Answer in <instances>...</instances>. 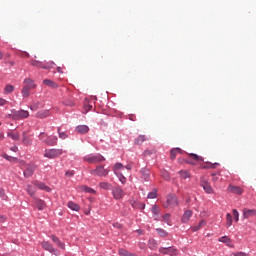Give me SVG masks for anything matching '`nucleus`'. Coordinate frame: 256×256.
I'll list each match as a JSON object with an SVG mask.
<instances>
[{
  "label": "nucleus",
  "instance_id": "obj_1",
  "mask_svg": "<svg viewBox=\"0 0 256 256\" xmlns=\"http://www.w3.org/2000/svg\"><path fill=\"white\" fill-rule=\"evenodd\" d=\"M179 206V199L175 194H169L166 198V203L164 204L165 209H175Z\"/></svg>",
  "mask_w": 256,
  "mask_h": 256
},
{
  "label": "nucleus",
  "instance_id": "obj_2",
  "mask_svg": "<svg viewBox=\"0 0 256 256\" xmlns=\"http://www.w3.org/2000/svg\"><path fill=\"white\" fill-rule=\"evenodd\" d=\"M8 117H11V119H14L15 121H19L21 119H27L29 117V111L27 110H12L11 114L8 115Z\"/></svg>",
  "mask_w": 256,
  "mask_h": 256
},
{
  "label": "nucleus",
  "instance_id": "obj_3",
  "mask_svg": "<svg viewBox=\"0 0 256 256\" xmlns=\"http://www.w3.org/2000/svg\"><path fill=\"white\" fill-rule=\"evenodd\" d=\"M83 161H86V163L90 164H97V163H103L105 161V157L101 154H95V155H87L83 158Z\"/></svg>",
  "mask_w": 256,
  "mask_h": 256
},
{
  "label": "nucleus",
  "instance_id": "obj_4",
  "mask_svg": "<svg viewBox=\"0 0 256 256\" xmlns=\"http://www.w3.org/2000/svg\"><path fill=\"white\" fill-rule=\"evenodd\" d=\"M64 153L63 149H47L44 152V157L47 159H57V157H61V154Z\"/></svg>",
  "mask_w": 256,
  "mask_h": 256
},
{
  "label": "nucleus",
  "instance_id": "obj_5",
  "mask_svg": "<svg viewBox=\"0 0 256 256\" xmlns=\"http://www.w3.org/2000/svg\"><path fill=\"white\" fill-rule=\"evenodd\" d=\"M91 175H96L97 177H107L109 175V170L105 169L103 165H99L96 169L90 170Z\"/></svg>",
  "mask_w": 256,
  "mask_h": 256
},
{
  "label": "nucleus",
  "instance_id": "obj_6",
  "mask_svg": "<svg viewBox=\"0 0 256 256\" xmlns=\"http://www.w3.org/2000/svg\"><path fill=\"white\" fill-rule=\"evenodd\" d=\"M30 65H32V67H40V69H52L55 62L43 63L37 60H31Z\"/></svg>",
  "mask_w": 256,
  "mask_h": 256
},
{
  "label": "nucleus",
  "instance_id": "obj_7",
  "mask_svg": "<svg viewBox=\"0 0 256 256\" xmlns=\"http://www.w3.org/2000/svg\"><path fill=\"white\" fill-rule=\"evenodd\" d=\"M159 253H161L162 255L177 256L179 255V250L173 247H161L159 249Z\"/></svg>",
  "mask_w": 256,
  "mask_h": 256
},
{
  "label": "nucleus",
  "instance_id": "obj_8",
  "mask_svg": "<svg viewBox=\"0 0 256 256\" xmlns=\"http://www.w3.org/2000/svg\"><path fill=\"white\" fill-rule=\"evenodd\" d=\"M112 195L116 201H119V200L123 199V197H125V191H123L121 186H116V187L112 188Z\"/></svg>",
  "mask_w": 256,
  "mask_h": 256
},
{
  "label": "nucleus",
  "instance_id": "obj_9",
  "mask_svg": "<svg viewBox=\"0 0 256 256\" xmlns=\"http://www.w3.org/2000/svg\"><path fill=\"white\" fill-rule=\"evenodd\" d=\"M42 247L45 249V251H49V253H52L55 256H60L61 252L57 250V248L53 247V244L49 243L48 241L42 242Z\"/></svg>",
  "mask_w": 256,
  "mask_h": 256
},
{
  "label": "nucleus",
  "instance_id": "obj_10",
  "mask_svg": "<svg viewBox=\"0 0 256 256\" xmlns=\"http://www.w3.org/2000/svg\"><path fill=\"white\" fill-rule=\"evenodd\" d=\"M200 185L204 189V191L208 193V195L215 193V190H213V187H211V184H209V182H207L205 179L201 178Z\"/></svg>",
  "mask_w": 256,
  "mask_h": 256
},
{
  "label": "nucleus",
  "instance_id": "obj_11",
  "mask_svg": "<svg viewBox=\"0 0 256 256\" xmlns=\"http://www.w3.org/2000/svg\"><path fill=\"white\" fill-rule=\"evenodd\" d=\"M228 193H233L234 195H243V190L239 186L229 185L227 188Z\"/></svg>",
  "mask_w": 256,
  "mask_h": 256
},
{
  "label": "nucleus",
  "instance_id": "obj_12",
  "mask_svg": "<svg viewBox=\"0 0 256 256\" xmlns=\"http://www.w3.org/2000/svg\"><path fill=\"white\" fill-rule=\"evenodd\" d=\"M22 143L26 147H31V145H33V139H31V136L27 135L26 131L22 132Z\"/></svg>",
  "mask_w": 256,
  "mask_h": 256
},
{
  "label": "nucleus",
  "instance_id": "obj_13",
  "mask_svg": "<svg viewBox=\"0 0 256 256\" xmlns=\"http://www.w3.org/2000/svg\"><path fill=\"white\" fill-rule=\"evenodd\" d=\"M36 169L37 167H35L34 165H28L23 172L24 177H26V179H29V177H33V173H35Z\"/></svg>",
  "mask_w": 256,
  "mask_h": 256
},
{
  "label": "nucleus",
  "instance_id": "obj_14",
  "mask_svg": "<svg viewBox=\"0 0 256 256\" xmlns=\"http://www.w3.org/2000/svg\"><path fill=\"white\" fill-rule=\"evenodd\" d=\"M249 217H256V210L255 209H243V218L249 219Z\"/></svg>",
  "mask_w": 256,
  "mask_h": 256
},
{
  "label": "nucleus",
  "instance_id": "obj_15",
  "mask_svg": "<svg viewBox=\"0 0 256 256\" xmlns=\"http://www.w3.org/2000/svg\"><path fill=\"white\" fill-rule=\"evenodd\" d=\"M7 137L12 139L13 141H19V139H21V135L19 134V132L14 130H9L7 132Z\"/></svg>",
  "mask_w": 256,
  "mask_h": 256
},
{
  "label": "nucleus",
  "instance_id": "obj_16",
  "mask_svg": "<svg viewBox=\"0 0 256 256\" xmlns=\"http://www.w3.org/2000/svg\"><path fill=\"white\" fill-rule=\"evenodd\" d=\"M193 217V211L186 210L181 218L182 223H189V220Z\"/></svg>",
  "mask_w": 256,
  "mask_h": 256
},
{
  "label": "nucleus",
  "instance_id": "obj_17",
  "mask_svg": "<svg viewBox=\"0 0 256 256\" xmlns=\"http://www.w3.org/2000/svg\"><path fill=\"white\" fill-rule=\"evenodd\" d=\"M51 239H52L53 243H55L57 245V247H59V249H62L63 251H65V243L61 242L59 237L52 235Z\"/></svg>",
  "mask_w": 256,
  "mask_h": 256
},
{
  "label": "nucleus",
  "instance_id": "obj_18",
  "mask_svg": "<svg viewBox=\"0 0 256 256\" xmlns=\"http://www.w3.org/2000/svg\"><path fill=\"white\" fill-rule=\"evenodd\" d=\"M24 87H27V89H35V87H37V84H35V81H33V79L31 78H26L24 79Z\"/></svg>",
  "mask_w": 256,
  "mask_h": 256
},
{
  "label": "nucleus",
  "instance_id": "obj_19",
  "mask_svg": "<svg viewBox=\"0 0 256 256\" xmlns=\"http://www.w3.org/2000/svg\"><path fill=\"white\" fill-rule=\"evenodd\" d=\"M57 136H48V138L46 139V145H49L50 147H54V145H57Z\"/></svg>",
  "mask_w": 256,
  "mask_h": 256
},
{
  "label": "nucleus",
  "instance_id": "obj_20",
  "mask_svg": "<svg viewBox=\"0 0 256 256\" xmlns=\"http://www.w3.org/2000/svg\"><path fill=\"white\" fill-rule=\"evenodd\" d=\"M35 205L39 211H43V209L47 208V204L41 199H35Z\"/></svg>",
  "mask_w": 256,
  "mask_h": 256
},
{
  "label": "nucleus",
  "instance_id": "obj_21",
  "mask_svg": "<svg viewBox=\"0 0 256 256\" xmlns=\"http://www.w3.org/2000/svg\"><path fill=\"white\" fill-rule=\"evenodd\" d=\"M43 84L46 85L47 87H50L51 89H58L59 85L55 83L53 80L50 79H45L43 80Z\"/></svg>",
  "mask_w": 256,
  "mask_h": 256
},
{
  "label": "nucleus",
  "instance_id": "obj_22",
  "mask_svg": "<svg viewBox=\"0 0 256 256\" xmlns=\"http://www.w3.org/2000/svg\"><path fill=\"white\" fill-rule=\"evenodd\" d=\"M35 186L40 189L41 191H46L47 193H49L51 191V188H49V186H47L45 183L43 182H36Z\"/></svg>",
  "mask_w": 256,
  "mask_h": 256
},
{
  "label": "nucleus",
  "instance_id": "obj_23",
  "mask_svg": "<svg viewBox=\"0 0 256 256\" xmlns=\"http://www.w3.org/2000/svg\"><path fill=\"white\" fill-rule=\"evenodd\" d=\"M77 133L84 135L85 133H89V126L87 125H79L76 127Z\"/></svg>",
  "mask_w": 256,
  "mask_h": 256
},
{
  "label": "nucleus",
  "instance_id": "obj_24",
  "mask_svg": "<svg viewBox=\"0 0 256 256\" xmlns=\"http://www.w3.org/2000/svg\"><path fill=\"white\" fill-rule=\"evenodd\" d=\"M99 187L100 189H104L105 191H111V189H113V185L108 182H100Z\"/></svg>",
  "mask_w": 256,
  "mask_h": 256
},
{
  "label": "nucleus",
  "instance_id": "obj_25",
  "mask_svg": "<svg viewBox=\"0 0 256 256\" xmlns=\"http://www.w3.org/2000/svg\"><path fill=\"white\" fill-rule=\"evenodd\" d=\"M207 225V222L205 220H201L198 225L192 227V231H200V229H203Z\"/></svg>",
  "mask_w": 256,
  "mask_h": 256
},
{
  "label": "nucleus",
  "instance_id": "obj_26",
  "mask_svg": "<svg viewBox=\"0 0 256 256\" xmlns=\"http://www.w3.org/2000/svg\"><path fill=\"white\" fill-rule=\"evenodd\" d=\"M36 117H37L38 119H46V117H49V111H48V110L39 111V112L36 114Z\"/></svg>",
  "mask_w": 256,
  "mask_h": 256
},
{
  "label": "nucleus",
  "instance_id": "obj_27",
  "mask_svg": "<svg viewBox=\"0 0 256 256\" xmlns=\"http://www.w3.org/2000/svg\"><path fill=\"white\" fill-rule=\"evenodd\" d=\"M67 206L72 211H79V209H81V207H79V204H77V203H75L73 201L68 202Z\"/></svg>",
  "mask_w": 256,
  "mask_h": 256
},
{
  "label": "nucleus",
  "instance_id": "obj_28",
  "mask_svg": "<svg viewBox=\"0 0 256 256\" xmlns=\"http://www.w3.org/2000/svg\"><path fill=\"white\" fill-rule=\"evenodd\" d=\"M220 243H226V245L228 247H233V245H231V239L227 236H222L221 238H219Z\"/></svg>",
  "mask_w": 256,
  "mask_h": 256
},
{
  "label": "nucleus",
  "instance_id": "obj_29",
  "mask_svg": "<svg viewBox=\"0 0 256 256\" xmlns=\"http://www.w3.org/2000/svg\"><path fill=\"white\" fill-rule=\"evenodd\" d=\"M15 91V86L11 84H7L4 88L5 95H9V93H13Z\"/></svg>",
  "mask_w": 256,
  "mask_h": 256
},
{
  "label": "nucleus",
  "instance_id": "obj_30",
  "mask_svg": "<svg viewBox=\"0 0 256 256\" xmlns=\"http://www.w3.org/2000/svg\"><path fill=\"white\" fill-rule=\"evenodd\" d=\"M144 141H147V136L145 135H140L135 139V144L136 145H142Z\"/></svg>",
  "mask_w": 256,
  "mask_h": 256
},
{
  "label": "nucleus",
  "instance_id": "obj_31",
  "mask_svg": "<svg viewBox=\"0 0 256 256\" xmlns=\"http://www.w3.org/2000/svg\"><path fill=\"white\" fill-rule=\"evenodd\" d=\"M118 254L121 255V256H135V254H132L131 252L123 249V248H120L118 250Z\"/></svg>",
  "mask_w": 256,
  "mask_h": 256
},
{
  "label": "nucleus",
  "instance_id": "obj_32",
  "mask_svg": "<svg viewBox=\"0 0 256 256\" xmlns=\"http://www.w3.org/2000/svg\"><path fill=\"white\" fill-rule=\"evenodd\" d=\"M79 189L80 191H84V193H91L92 195L95 194V191L87 186H80Z\"/></svg>",
  "mask_w": 256,
  "mask_h": 256
},
{
  "label": "nucleus",
  "instance_id": "obj_33",
  "mask_svg": "<svg viewBox=\"0 0 256 256\" xmlns=\"http://www.w3.org/2000/svg\"><path fill=\"white\" fill-rule=\"evenodd\" d=\"M21 93H22V97L27 98L29 97V95H31V90L23 86Z\"/></svg>",
  "mask_w": 256,
  "mask_h": 256
},
{
  "label": "nucleus",
  "instance_id": "obj_34",
  "mask_svg": "<svg viewBox=\"0 0 256 256\" xmlns=\"http://www.w3.org/2000/svg\"><path fill=\"white\" fill-rule=\"evenodd\" d=\"M226 227H231L233 225V216L229 213L226 214Z\"/></svg>",
  "mask_w": 256,
  "mask_h": 256
},
{
  "label": "nucleus",
  "instance_id": "obj_35",
  "mask_svg": "<svg viewBox=\"0 0 256 256\" xmlns=\"http://www.w3.org/2000/svg\"><path fill=\"white\" fill-rule=\"evenodd\" d=\"M49 137V135L45 132H41L38 136L39 140L42 141V143L46 144L47 138Z\"/></svg>",
  "mask_w": 256,
  "mask_h": 256
},
{
  "label": "nucleus",
  "instance_id": "obj_36",
  "mask_svg": "<svg viewBox=\"0 0 256 256\" xmlns=\"http://www.w3.org/2000/svg\"><path fill=\"white\" fill-rule=\"evenodd\" d=\"M171 159H175L177 157L178 153H181V148H174L171 150Z\"/></svg>",
  "mask_w": 256,
  "mask_h": 256
},
{
  "label": "nucleus",
  "instance_id": "obj_37",
  "mask_svg": "<svg viewBox=\"0 0 256 256\" xmlns=\"http://www.w3.org/2000/svg\"><path fill=\"white\" fill-rule=\"evenodd\" d=\"M156 231L160 237H167L168 235L167 231L163 230L162 228H157Z\"/></svg>",
  "mask_w": 256,
  "mask_h": 256
},
{
  "label": "nucleus",
  "instance_id": "obj_38",
  "mask_svg": "<svg viewBox=\"0 0 256 256\" xmlns=\"http://www.w3.org/2000/svg\"><path fill=\"white\" fill-rule=\"evenodd\" d=\"M180 177H182V179H189V177H191V175L189 174V172L182 170L179 172Z\"/></svg>",
  "mask_w": 256,
  "mask_h": 256
},
{
  "label": "nucleus",
  "instance_id": "obj_39",
  "mask_svg": "<svg viewBox=\"0 0 256 256\" xmlns=\"http://www.w3.org/2000/svg\"><path fill=\"white\" fill-rule=\"evenodd\" d=\"M190 159H193L194 161H203V157L197 155V154H190Z\"/></svg>",
  "mask_w": 256,
  "mask_h": 256
},
{
  "label": "nucleus",
  "instance_id": "obj_40",
  "mask_svg": "<svg viewBox=\"0 0 256 256\" xmlns=\"http://www.w3.org/2000/svg\"><path fill=\"white\" fill-rule=\"evenodd\" d=\"M58 135L60 139H67V133L61 132V128H58Z\"/></svg>",
  "mask_w": 256,
  "mask_h": 256
},
{
  "label": "nucleus",
  "instance_id": "obj_41",
  "mask_svg": "<svg viewBox=\"0 0 256 256\" xmlns=\"http://www.w3.org/2000/svg\"><path fill=\"white\" fill-rule=\"evenodd\" d=\"M217 165H219V163H209L206 166H203V169H215V167H217Z\"/></svg>",
  "mask_w": 256,
  "mask_h": 256
},
{
  "label": "nucleus",
  "instance_id": "obj_42",
  "mask_svg": "<svg viewBox=\"0 0 256 256\" xmlns=\"http://www.w3.org/2000/svg\"><path fill=\"white\" fill-rule=\"evenodd\" d=\"M91 109H93V105L85 104L83 111H84V113H89V111H91Z\"/></svg>",
  "mask_w": 256,
  "mask_h": 256
},
{
  "label": "nucleus",
  "instance_id": "obj_43",
  "mask_svg": "<svg viewBox=\"0 0 256 256\" xmlns=\"http://www.w3.org/2000/svg\"><path fill=\"white\" fill-rule=\"evenodd\" d=\"M148 199H157V191L149 192Z\"/></svg>",
  "mask_w": 256,
  "mask_h": 256
},
{
  "label": "nucleus",
  "instance_id": "obj_44",
  "mask_svg": "<svg viewBox=\"0 0 256 256\" xmlns=\"http://www.w3.org/2000/svg\"><path fill=\"white\" fill-rule=\"evenodd\" d=\"M152 213H153L154 216L159 215V208H158L157 205H154V206L152 207Z\"/></svg>",
  "mask_w": 256,
  "mask_h": 256
},
{
  "label": "nucleus",
  "instance_id": "obj_45",
  "mask_svg": "<svg viewBox=\"0 0 256 256\" xmlns=\"http://www.w3.org/2000/svg\"><path fill=\"white\" fill-rule=\"evenodd\" d=\"M118 169H123V165L121 163L115 164V166L113 168L114 173H117Z\"/></svg>",
  "mask_w": 256,
  "mask_h": 256
},
{
  "label": "nucleus",
  "instance_id": "obj_46",
  "mask_svg": "<svg viewBox=\"0 0 256 256\" xmlns=\"http://www.w3.org/2000/svg\"><path fill=\"white\" fill-rule=\"evenodd\" d=\"M233 216H234V219L237 223L239 221V211H237V209L233 210Z\"/></svg>",
  "mask_w": 256,
  "mask_h": 256
},
{
  "label": "nucleus",
  "instance_id": "obj_47",
  "mask_svg": "<svg viewBox=\"0 0 256 256\" xmlns=\"http://www.w3.org/2000/svg\"><path fill=\"white\" fill-rule=\"evenodd\" d=\"M4 159H6V161H16L17 158H13L12 156H9L7 154L3 155Z\"/></svg>",
  "mask_w": 256,
  "mask_h": 256
},
{
  "label": "nucleus",
  "instance_id": "obj_48",
  "mask_svg": "<svg viewBox=\"0 0 256 256\" xmlns=\"http://www.w3.org/2000/svg\"><path fill=\"white\" fill-rule=\"evenodd\" d=\"M30 109L32 111H37V109H39V102L38 103H33L31 106H30Z\"/></svg>",
  "mask_w": 256,
  "mask_h": 256
},
{
  "label": "nucleus",
  "instance_id": "obj_49",
  "mask_svg": "<svg viewBox=\"0 0 256 256\" xmlns=\"http://www.w3.org/2000/svg\"><path fill=\"white\" fill-rule=\"evenodd\" d=\"M169 217H171V214H165L163 216L164 223H167L169 225Z\"/></svg>",
  "mask_w": 256,
  "mask_h": 256
},
{
  "label": "nucleus",
  "instance_id": "obj_50",
  "mask_svg": "<svg viewBox=\"0 0 256 256\" xmlns=\"http://www.w3.org/2000/svg\"><path fill=\"white\" fill-rule=\"evenodd\" d=\"M233 256H249V254L245 253V252H236L232 254Z\"/></svg>",
  "mask_w": 256,
  "mask_h": 256
},
{
  "label": "nucleus",
  "instance_id": "obj_51",
  "mask_svg": "<svg viewBox=\"0 0 256 256\" xmlns=\"http://www.w3.org/2000/svg\"><path fill=\"white\" fill-rule=\"evenodd\" d=\"M27 192L29 193V195H35V190H33V187L31 186L27 187Z\"/></svg>",
  "mask_w": 256,
  "mask_h": 256
},
{
  "label": "nucleus",
  "instance_id": "obj_52",
  "mask_svg": "<svg viewBox=\"0 0 256 256\" xmlns=\"http://www.w3.org/2000/svg\"><path fill=\"white\" fill-rule=\"evenodd\" d=\"M0 197L1 199H7V195H5V190H3L2 188H0Z\"/></svg>",
  "mask_w": 256,
  "mask_h": 256
},
{
  "label": "nucleus",
  "instance_id": "obj_53",
  "mask_svg": "<svg viewBox=\"0 0 256 256\" xmlns=\"http://www.w3.org/2000/svg\"><path fill=\"white\" fill-rule=\"evenodd\" d=\"M65 175L66 177H73V175H75V171H67Z\"/></svg>",
  "mask_w": 256,
  "mask_h": 256
},
{
  "label": "nucleus",
  "instance_id": "obj_54",
  "mask_svg": "<svg viewBox=\"0 0 256 256\" xmlns=\"http://www.w3.org/2000/svg\"><path fill=\"white\" fill-rule=\"evenodd\" d=\"M4 105H7V100L0 98V107H3Z\"/></svg>",
  "mask_w": 256,
  "mask_h": 256
},
{
  "label": "nucleus",
  "instance_id": "obj_55",
  "mask_svg": "<svg viewBox=\"0 0 256 256\" xmlns=\"http://www.w3.org/2000/svg\"><path fill=\"white\" fill-rule=\"evenodd\" d=\"M7 221V217L4 215H0V223H5Z\"/></svg>",
  "mask_w": 256,
  "mask_h": 256
},
{
  "label": "nucleus",
  "instance_id": "obj_56",
  "mask_svg": "<svg viewBox=\"0 0 256 256\" xmlns=\"http://www.w3.org/2000/svg\"><path fill=\"white\" fill-rule=\"evenodd\" d=\"M64 104L67 105L68 107H73V105H75L73 101H70V102L66 101L64 102Z\"/></svg>",
  "mask_w": 256,
  "mask_h": 256
},
{
  "label": "nucleus",
  "instance_id": "obj_57",
  "mask_svg": "<svg viewBox=\"0 0 256 256\" xmlns=\"http://www.w3.org/2000/svg\"><path fill=\"white\" fill-rule=\"evenodd\" d=\"M10 151H13L14 153H17L19 151V148L17 146H13L10 148Z\"/></svg>",
  "mask_w": 256,
  "mask_h": 256
},
{
  "label": "nucleus",
  "instance_id": "obj_58",
  "mask_svg": "<svg viewBox=\"0 0 256 256\" xmlns=\"http://www.w3.org/2000/svg\"><path fill=\"white\" fill-rule=\"evenodd\" d=\"M125 169H127L128 171H131V169H133V165L127 164V165L125 166Z\"/></svg>",
  "mask_w": 256,
  "mask_h": 256
},
{
  "label": "nucleus",
  "instance_id": "obj_59",
  "mask_svg": "<svg viewBox=\"0 0 256 256\" xmlns=\"http://www.w3.org/2000/svg\"><path fill=\"white\" fill-rule=\"evenodd\" d=\"M162 177H164V178L166 179V181H169V179H170L168 173H164V174L162 175Z\"/></svg>",
  "mask_w": 256,
  "mask_h": 256
},
{
  "label": "nucleus",
  "instance_id": "obj_60",
  "mask_svg": "<svg viewBox=\"0 0 256 256\" xmlns=\"http://www.w3.org/2000/svg\"><path fill=\"white\" fill-rule=\"evenodd\" d=\"M213 175V178H212V181L214 183H217V181H219V178L215 176V174H212Z\"/></svg>",
  "mask_w": 256,
  "mask_h": 256
},
{
  "label": "nucleus",
  "instance_id": "obj_61",
  "mask_svg": "<svg viewBox=\"0 0 256 256\" xmlns=\"http://www.w3.org/2000/svg\"><path fill=\"white\" fill-rule=\"evenodd\" d=\"M120 181H121L123 184H125L126 181H127V178H125V176H122V177L120 178Z\"/></svg>",
  "mask_w": 256,
  "mask_h": 256
},
{
  "label": "nucleus",
  "instance_id": "obj_62",
  "mask_svg": "<svg viewBox=\"0 0 256 256\" xmlns=\"http://www.w3.org/2000/svg\"><path fill=\"white\" fill-rule=\"evenodd\" d=\"M144 179H145L146 181H149V173H145V174H144Z\"/></svg>",
  "mask_w": 256,
  "mask_h": 256
},
{
  "label": "nucleus",
  "instance_id": "obj_63",
  "mask_svg": "<svg viewBox=\"0 0 256 256\" xmlns=\"http://www.w3.org/2000/svg\"><path fill=\"white\" fill-rule=\"evenodd\" d=\"M113 226L117 227L118 229H121V224H119V223H115V224H113Z\"/></svg>",
  "mask_w": 256,
  "mask_h": 256
},
{
  "label": "nucleus",
  "instance_id": "obj_64",
  "mask_svg": "<svg viewBox=\"0 0 256 256\" xmlns=\"http://www.w3.org/2000/svg\"><path fill=\"white\" fill-rule=\"evenodd\" d=\"M1 59H3V52H1V50H0V61H1Z\"/></svg>",
  "mask_w": 256,
  "mask_h": 256
}]
</instances>
